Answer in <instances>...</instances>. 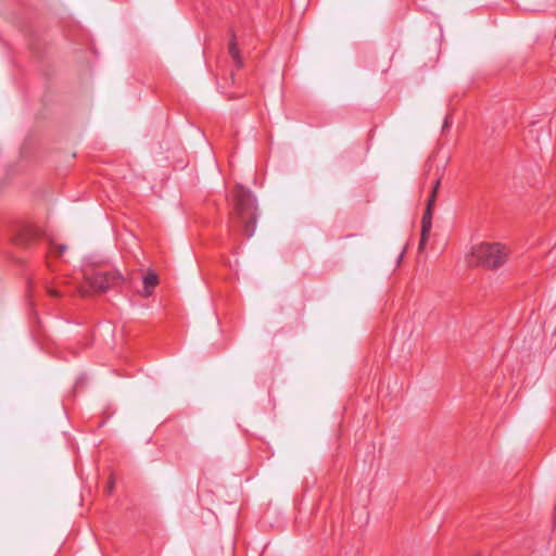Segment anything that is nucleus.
<instances>
[{"label": "nucleus", "mask_w": 556, "mask_h": 556, "mask_svg": "<svg viewBox=\"0 0 556 556\" xmlns=\"http://www.w3.org/2000/svg\"><path fill=\"white\" fill-rule=\"evenodd\" d=\"M441 184V175L437 177L433 182L431 194L429 195L426 211L422 215L421 219V237L419 242V250H422L426 245V242L429 238L430 230L432 228V211L437 201V192Z\"/></svg>", "instance_id": "obj_4"}, {"label": "nucleus", "mask_w": 556, "mask_h": 556, "mask_svg": "<svg viewBox=\"0 0 556 556\" xmlns=\"http://www.w3.org/2000/svg\"><path fill=\"white\" fill-rule=\"evenodd\" d=\"M84 280L87 287H81L80 293L84 296L90 292L103 293L110 289L121 287L125 282L124 276L112 267H97L84 269Z\"/></svg>", "instance_id": "obj_2"}, {"label": "nucleus", "mask_w": 556, "mask_h": 556, "mask_svg": "<svg viewBox=\"0 0 556 556\" xmlns=\"http://www.w3.org/2000/svg\"><path fill=\"white\" fill-rule=\"evenodd\" d=\"M113 488H114V480L111 479L109 481V483H108V486H106V491H108L109 494L112 492Z\"/></svg>", "instance_id": "obj_7"}, {"label": "nucleus", "mask_w": 556, "mask_h": 556, "mask_svg": "<svg viewBox=\"0 0 556 556\" xmlns=\"http://www.w3.org/2000/svg\"><path fill=\"white\" fill-rule=\"evenodd\" d=\"M159 282V278L156 276V274L154 273H149L147 276H144L143 278V295L144 296H150L152 294V291L154 289V287L157 285Z\"/></svg>", "instance_id": "obj_5"}, {"label": "nucleus", "mask_w": 556, "mask_h": 556, "mask_svg": "<svg viewBox=\"0 0 556 556\" xmlns=\"http://www.w3.org/2000/svg\"><path fill=\"white\" fill-rule=\"evenodd\" d=\"M228 50H229L230 56L232 58V60L235 61L237 66L240 67L242 65V60L240 58V53H239V49H238V46L236 42L235 35L231 36Z\"/></svg>", "instance_id": "obj_6"}, {"label": "nucleus", "mask_w": 556, "mask_h": 556, "mask_svg": "<svg viewBox=\"0 0 556 556\" xmlns=\"http://www.w3.org/2000/svg\"><path fill=\"white\" fill-rule=\"evenodd\" d=\"M58 249H59V250H58V254H59V255H62V254L65 252L66 247H65V245H63V244H61V245H59V247H58Z\"/></svg>", "instance_id": "obj_9"}, {"label": "nucleus", "mask_w": 556, "mask_h": 556, "mask_svg": "<svg viewBox=\"0 0 556 556\" xmlns=\"http://www.w3.org/2000/svg\"><path fill=\"white\" fill-rule=\"evenodd\" d=\"M508 257V249L501 243H480L471 248L466 261L470 266H483L485 268H497Z\"/></svg>", "instance_id": "obj_3"}, {"label": "nucleus", "mask_w": 556, "mask_h": 556, "mask_svg": "<svg viewBox=\"0 0 556 556\" xmlns=\"http://www.w3.org/2000/svg\"><path fill=\"white\" fill-rule=\"evenodd\" d=\"M452 124V121L448 116L445 117L443 128H448Z\"/></svg>", "instance_id": "obj_8"}, {"label": "nucleus", "mask_w": 556, "mask_h": 556, "mask_svg": "<svg viewBox=\"0 0 556 556\" xmlns=\"http://www.w3.org/2000/svg\"><path fill=\"white\" fill-rule=\"evenodd\" d=\"M49 292H50V294H51L52 296H58V295H59V292H58V291H55V290H50Z\"/></svg>", "instance_id": "obj_10"}, {"label": "nucleus", "mask_w": 556, "mask_h": 556, "mask_svg": "<svg viewBox=\"0 0 556 556\" xmlns=\"http://www.w3.org/2000/svg\"><path fill=\"white\" fill-rule=\"evenodd\" d=\"M257 206L252 192L242 186L233 191V210L230 215L232 225L242 227L245 237L251 238L256 229Z\"/></svg>", "instance_id": "obj_1"}]
</instances>
